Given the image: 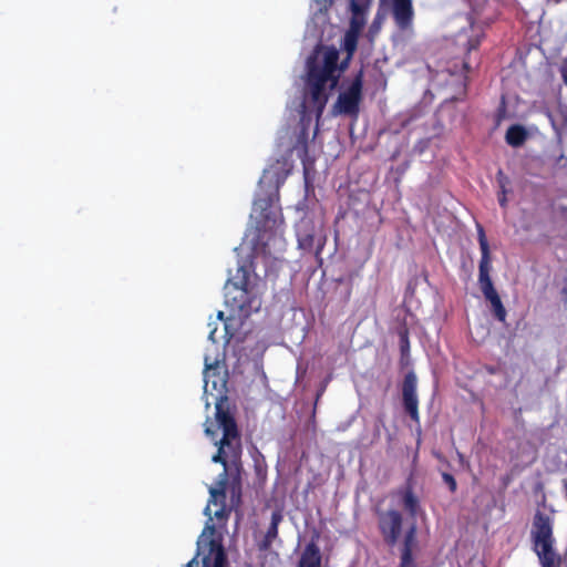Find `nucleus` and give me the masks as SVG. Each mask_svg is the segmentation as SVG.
I'll list each match as a JSON object with an SVG mask.
<instances>
[{
	"label": "nucleus",
	"instance_id": "nucleus-1",
	"mask_svg": "<svg viewBox=\"0 0 567 567\" xmlns=\"http://www.w3.org/2000/svg\"><path fill=\"white\" fill-rule=\"evenodd\" d=\"M374 515L379 534L388 547H394L403 536L399 567H415L413 550L417 545L416 524L412 523L403 534V514L399 509L375 507Z\"/></svg>",
	"mask_w": 567,
	"mask_h": 567
},
{
	"label": "nucleus",
	"instance_id": "nucleus-2",
	"mask_svg": "<svg viewBox=\"0 0 567 567\" xmlns=\"http://www.w3.org/2000/svg\"><path fill=\"white\" fill-rule=\"evenodd\" d=\"M532 550L542 567H560L561 557L555 549L554 517L537 509L529 532Z\"/></svg>",
	"mask_w": 567,
	"mask_h": 567
},
{
	"label": "nucleus",
	"instance_id": "nucleus-3",
	"mask_svg": "<svg viewBox=\"0 0 567 567\" xmlns=\"http://www.w3.org/2000/svg\"><path fill=\"white\" fill-rule=\"evenodd\" d=\"M225 305L230 310V317L239 320H245L259 310L260 300L250 287L249 272L245 266L238 267L237 280L226 281Z\"/></svg>",
	"mask_w": 567,
	"mask_h": 567
},
{
	"label": "nucleus",
	"instance_id": "nucleus-4",
	"mask_svg": "<svg viewBox=\"0 0 567 567\" xmlns=\"http://www.w3.org/2000/svg\"><path fill=\"white\" fill-rule=\"evenodd\" d=\"M216 420L223 430V436L218 443V450L213 455L212 461L223 466L237 465L241 463V437L237 422L228 409H224L219 402L216 404Z\"/></svg>",
	"mask_w": 567,
	"mask_h": 567
},
{
	"label": "nucleus",
	"instance_id": "nucleus-5",
	"mask_svg": "<svg viewBox=\"0 0 567 567\" xmlns=\"http://www.w3.org/2000/svg\"><path fill=\"white\" fill-rule=\"evenodd\" d=\"M339 51L334 48H328L323 54L322 65L313 62L308 63V85L310 87V95L312 102L318 106L319 111L324 107L328 96L326 94V86L328 82L330 87L334 89L339 82L340 74L338 71Z\"/></svg>",
	"mask_w": 567,
	"mask_h": 567
},
{
	"label": "nucleus",
	"instance_id": "nucleus-6",
	"mask_svg": "<svg viewBox=\"0 0 567 567\" xmlns=\"http://www.w3.org/2000/svg\"><path fill=\"white\" fill-rule=\"evenodd\" d=\"M477 239L481 249V260L478 265V285L484 298L489 302L493 317L505 323L507 311L502 302V299L494 287L491 278V251L489 245L485 235V230L481 225H477Z\"/></svg>",
	"mask_w": 567,
	"mask_h": 567
},
{
	"label": "nucleus",
	"instance_id": "nucleus-7",
	"mask_svg": "<svg viewBox=\"0 0 567 567\" xmlns=\"http://www.w3.org/2000/svg\"><path fill=\"white\" fill-rule=\"evenodd\" d=\"M243 464L226 465L223 473L219 475L215 487L209 488V502L205 508V514L210 515V504H217L218 501L224 502L227 493L231 507H239L241 505L243 496Z\"/></svg>",
	"mask_w": 567,
	"mask_h": 567
},
{
	"label": "nucleus",
	"instance_id": "nucleus-8",
	"mask_svg": "<svg viewBox=\"0 0 567 567\" xmlns=\"http://www.w3.org/2000/svg\"><path fill=\"white\" fill-rule=\"evenodd\" d=\"M216 528L206 524L197 540V550L193 559L185 567H198V557L202 556V567H228L227 555L220 538L214 537Z\"/></svg>",
	"mask_w": 567,
	"mask_h": 567
},
{
	"label": "nucleus",
	"instance_id": "nucleus-9",
	"mask_svg": "<svg viewBox=\"0 0 567 567\" xmlns=\"http://www.w3.org/2000/svg\"><path fill=\"white\" fill-rule=\"evenodd\" d=\"M363 99V71L360 70L352 79L350 85L340 92L333 110L337 114L357 118Z\"/></svg>",
	"mask_w": 567,
	"mask_h": 567
},
{
	"label": "nucleus",
	"instance_id": "nucleus-10",
	"mask_svg": "<svg viewBox=\"0 0 567 567\" xmlns=\"http://www.w3.org/2000/svg\"><path fill=\"white\" fill-rule=\"evenodd\" d=\"M227 378L228 373L224 369L223 365L216 360L210 362L209 358H205V369H204V382H205V392L208 391V386H212V390L218 392V396L216 398V404L221 403L223 408L224 403L227 401L226 390H227Z\"/></svg>",
	"mask_w": 567,
	"mask_h": 567
},
{
	"label": "nucleus",
	"instance_id": "nucleus-11",
	"mask_svg": "<svg viewBox=\"0 0 567 567\" xmlns=\"http://www.w3.org/2000/svg\"><path fill=\"white\" fill-rule=\"evenodd\" d=\"M275 199H278V189L267 197L257 198L254 202V214L256 215L257 229L259 233L272 230L277 227V214L272 209Z\"/></svg>",
	"mask_w": 567,
	"mask_h": 567
},
{
	"label": "nucleus",
	"instance_id": "nucleus-12",
	"mask_svg": "<svg viewBox=\"0 0 567 567\" xmlns=\"http://www.w3.org/2000/svg\"><path fill=\"white\" fill-rule=\"evenodd\" d=\"M417 378L413 371L404 375L402 383V404L405 413L415 423H420L419 399L416 394Z\"/></svg>",
	"mask_w": 567,
	"mask_h": 567
},
{
	"label": "nucleus",
	"instance_id": "nucleus-13",
	"mask_svg": "<svg viewBox=\"0 0 567 567\" xmlns=\"http://www.w3.org/2000/svg\"><path fill=\"white\" fill-rule=\"evenodd\" d=\"M392 14L400 30L411 29L414 17L412 0H393Z\"/></svg>",
	"mask_w": 567,
	"mask_h": 567
},
{
	"label": "nucleus",
	"instance_id": "nucleus-14",
	"mask_svg": "<svg viewBox=\"0 0 567 567\" xmlns=\"http://www.w3.org/2000/svg\"><path fill=\"white\" fill-rule=\"evenodd\" d=\"M372 0H350L351 19L349 29L362 32L367 23V12Z\"/></svg>",
	"mask_w": 567,
	"mask_h": 567
},
{
	"label": "nucleus",
	"instance_id": "nucleus-15",
	"mask_svg": "<svg viewBox=\"0 0 567 567\" xmlns=\"http://www.w3.org/2000/svg\"><path fill=\"white\" fill-rule=\"evenodd\" d=\"M284 515L281 509H275L271 513V520L270 525L262 538V540L259 543L258 547L260 550H269L275 539L278 537V527L279 524L282 522Z\"/></svg>",
	"mask_w": 567,
	"mask_h": 567
},
{
	"label": "nucleus",
	"instance_id": "nucleus-16",
	"mask_svg": "<svg viewBox=\"0 0 567 567\" xmlns=\"http://www.w3.org/2000/svg\"><path fill=\"white\" fill-rule=\"evenodd\" d=\"M297 567H321V553L315 542L306 545Z\"/></svg>",
	"mask_w": 567,
	"mask_h": 567
},
{
	"label": "nucleus",
	"instance_id": "nucleus-17",
	"mask_svg": "<svg viewBox=\"0 0 567 567\" xmlns=\"http://www.w3.org/2000/svg\"><path fill=\"white\" fill-rule=\"evenodd\" d=\"M528 133L523 125H511L505 135L506 143L513 147L522 146L527 140Z\"/></svg>",
	"mask_w": 567,
	"mask_h": 567
},
{
	"label": "nucleus",
	"instance_id": "nucleus-18",
	"mask_svg": "<svg viewBox=\"0 0 567 567\" xmlns=\"http://www.w3.org/2000/svg\"><path fill=\"white\" fill-rule=\"evenodd\" d=\"M400 495L403 508L409 513V515L415 517L420 508V502L414 494L412 486L409 484L404 489L400 491Z\"/></svg>",
	"mask_w": 567,
	"mask_h": 567
},
{
	"label": "nucleus",
	"instance_id": "nucleus-19",
	"mask_svg": "<svg viewBox=\"0 0 567 567\" xmlns=\"http://www.w3.org/2000/svg\"><path fill=\"white\" fill-rule=\"evenodd\" d=\"M360 34L361 32L350 29L346 31L342 40V49L344 50L346 54H349L350 56L354 55Z\"/></svg>",
	"mask_w": 567,
	"mask_h": 567
},
{
	"label": "nucleus",
	"instance_id": "nucleus-20",
	"mask_svg": "<svg viewBox=\"0 0 567 567\" xmlns=\"http://www.w3.org/2000/svg\"><path fill=\"white\" fill-rule=\"evenodd\" d=\"M496 179L498 183V193H497V199L501 207L506 208L507 207V185L509 184L508 177L504 174L502 169H499L496 174Z\"/></svg>",
	"mask_w": 567,
	"mask_h": 567
},
{
	"label": "nucleus",
	"instance_id": "nucleus-21",
	"mask_svg": "<svg viewBox=\"0 0 567 567\" xmlns=\"http://www.w3.org/2000/svg\"><path fill=\"white\" fill-rule=\"evenodd\" d=\"M400 337V352H401V360H408L410 357V339H409V331L408 329H403L399 332Z\"/></svg>",
	"mask_w": 567,
	"mask_h": 567
},
{
	"label": "nucleus",
	"instance_id": "nucleus-22",
	"mask_svg": "<svg viewBox=\"0 0 567 567\" xmlns=\"http://www.w3.org/2000/svg\"><path fill=\"white\" fill-rule=\"evenodd\" d=\"M295 148L298 151L299 157H306L308 155V132L306 128L298 135Z\"/></svg>",
	"mask_w": 567,
	"mask_h": 567
},
{
	"label": "nucleus",
	"instance_id": "nucleus-23",
	"mask_svg": "<svg viewBox=\"0 0 567 567\" xmlns=\"http://www.w3.org/2000/svg\"><path fill=\"white\" fill-rule=\"evenodd\" d=\"M298 245L301 249L311 251L315 245V235L311 233L299 234Z\"/></svg>",
	"mask_w": 567,
	"mask_h": 567
},
{
	"label": "nucleus",
	"instance_id": "nucleus-24",
	"mask_svg": "<svg viewBox=\"0 0 567 567\" xmlns=\"http://www.w3.org/2000/svg\"><path fill=\"white\" fill-rule=\"evenodd\" d=\"M442 480L447 485L451 493H455L457 489V483L454 476L450 473L443 472Z\"/></svg>",
	"mask_w": 567,
	"mask_h": 567
},
{
	"label": "nucleus",
	"instance_id": "nucleus-25",
	"mask_svg": "<svg viewBox=\"0 0 567 567\" xmlns=\"http://www.w3.org/2000/svg\"><path fill=\"white\" fill-rule=\"evenodd\" d=\"M216 505H220V508L215 511L214 515L218 520L226 522L229 515V511L226 508L225 501H218Z\"/></svg>",
	"mask_w": 567,
	"mask_h": 567
},
{
	"label": "nucleus",
	"instance_id": "nucleus-26",
	"mask_svg": "<svg viewBox=\"0 0 567 567\" xmlns=\"http://www.w3.org/2000/svg\"><path fill=\"white\" fill-rule=\"evenodd\" d=\"M481 42H482L481 35H476V37L468 39L467 44H466L467 55H470L471 51L477 50L478 47L481 45Z\"/></svg>",
	"mask_w": 567,
	"mask_h": 567
},
{
	"label": "nucleus",
	"instance_id": "nucleus-27",
	"mask_svg": "<svg viewBox=\"0 0 567 567\" xmlns=\"http://www.w3.org/2000/svg\"><path fill=\"white\" fill-rule=\"evenodd\" d=\"M558 72L560 74L563 83L567 86V55L560 61Z\"/></svg>",
	"mask_w": 567,
	"mask_h": 567
},
{
	"label": "nucleus",
	"instance_id": "nucleus-28",
	"mask_svg": "<svg viewBox=\"0 0 567 567\" xmlns=\"http://www.w3.org/2000/svg\"><path fill=\"white\" fill-rule=\"evenodd\" d=\"M352 58L353 56H350L349 54H347L346 58L340 63H338V71L344 72L349 68V64H350V61L352 60Z\"/></svg>",
	"mask_w": 567,
	"mask_h": 567
},
{
	"label": "nucleus",
	"instance_id": "nucleus-29",
	"mask_svg": "<svg viewBox=\"0 0 567 567\" xmlns=\"http://www.w3.org/2000/svg\"><path fill=\"white\" fill-rule=\"evenodd\" d=\"M205 433H206V435L214 437L216 434V431L212 430L210 426H206Z\"/></svg>",
	"mask_w": 567,
	"mask_h": 567
},
{
	"label": "nucleus",
	"instance_id": "nucleus-30",
	"mask_svg": "<svg viewBox=\"0 0 567 567\" xmlns=\"http://www.w3.org/2000/svg\"><path fill=\"white\" fill-rule=\"evenodd\" d=\"M463 68L468 72L471 70V64L470 62L467 61V59L464 60L463 62Z\"/></svg>",
	"mask_w": 567,
	"mask_h": 567
},
{
	"label": "nucleus",
	"instance_id": "nucleus-31",
	"mask_svg": "<svg viewBox=\"0 0 567 567\" xmlns=\"http://www.w3.org/2000/svg\"><path fill=\"white\" fill-rule=\"evenodd\" d=\"M215 332H216V329L212 330L210 333H209V339L213 341V342H217V340L215 339Z\"/></svg>",
	"mask_w": 567,
	"mask_h": 567
},
{
	"label": "nucleus",
	"instance_id": "nucleus-32",
	"mask_svg": "<svg viewBox=\"0 0 567 567\" xmlns=\"http://www.w3.org/2000/svg\"><path fill=\"white\" fill-rule=\"evenodd\" d=\"M217 318H218L219 320H221V321H226V320H225V313H224L223 311H218V312H217Z\"/></svg>",
	"mask_w": 567,
	"mask_h": 567
},
{
	"label": "nucleus",
	"instance_id": "nucleus-33",
	"mask_svg": "<svg viewBox=\"0 0 567 567\" xmlns=\"http://www.w3.org/2000/svg\"><path fill=\"white\" fill-rule=\"evenodd\" d=\"M322 248H323V243H322V244H320V245L317 247V249H316V256H319V255H320V252H321Z\"/></svg>",
	"mask_w": 567,
	"mask_h": 567
},
{
	"label": "nucleus",
	"instance_id": "nucleus-34",
	"mask_svg": "<svg viewBox=\"0 0 567 567\" xmlns=\"http://www.w3.org/2000/svg\"><path fill=\"white\" fill-rule=\"evenodd\" d=\"M324 2V7L331 6L333 0H322Z\"/></svg>",
	"mask_w": 567,
	"mask_h": 567
},
{
	"label": "nucleus",
	"instance_id": "nucleus-35",
	"mask_svg": "<svg viewBox=\"0 0 567 567\" xmlns=\"http://www.w3.org/2000/svg\"><path fill=\"white\" fill-rule=\"evenodd\" d=\"M225 331H226V336L228 334V327L227 324L225 323Z\"/></svg>",
	"mask_w": 567,
	"mask_h": 567
},
{
	"label": "nucleus",
	"instance_id": "nucleus-36",
	"mask_svg": "<svg viewBox=\"0 0 567 567\" xmlns=\"http://www.w3.org/2000/svg\"><path fill=\"white\" fill-rule=\"evenodd\" d=\"M561 0H555V2H560Z\"/></svg>",
	"mask_w": 567,
	"mask_h": 567
}]
</instances>
